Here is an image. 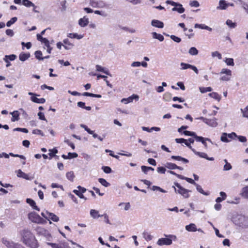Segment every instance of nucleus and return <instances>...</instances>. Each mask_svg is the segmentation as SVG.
I'll use <instances>...</instances> for the list:
<instances>
[{"mask_svg":"<svg viewBox=\"0 0 248 248\" xmlns=\"http://www.w3.org/2000/svg\"><path fill=\"white\" fill-rule=\"evenodd\" d=\"M21 241L30 248H38L39 244L33 234L28 229H23L20 232Z\"/></svg>","mask_w":248,"mask_h":248,"instance_id":"nucleus-1","label":"nucleus"},{"mask_svg":"<svg viewBox=\"0 0 248 248\" xmlns=\"http://www.w3.org/2000/svg\"><path fill=\"white\" fill-rule=\"evenodd\" d=\"M232 221L237 226L242 227H248V218L242 215H233Z\"/></svg>","mask_w":248,"mask_h":248,"instance_id":"nucleus-2","label":"nucleus"},{"mask_svg":"<svg viewBox=\"0 0 248 248\" xmlns=\"http://www.w3.org/2000/svg\"><path fill=\"white\" fill-rule=\"evenodd\" d=\"M174 185L175 186L172 187L174 188L176 193L180 194L186 199L189 197L190 195L189 193L191 192V190L184 188L178 183H174Z\"/></svg>","mask_w":248,"mask_h":248,"instance_id":"nucleus-3","label":"nucleus"},{"mask_svg":"<svg viewBox=\"0 0 248 248\" xmlns=\"http://www.w3.org/2000/svg\"><path fill=\"white\" fill-rule=\"evenodd\" d=\"M89 4L93 8H109V5L104 1L101 0H90Z\"/></svg>","mask_w":248,"mask_h":248,"instance_id":"nucleus-4","label":"nucleus"},{"mask_svg":"<svg viewBox=\"0 0 248 248\" xmlns=\"http://www.w3.org/2000/svg\"><path fill=\"white\" fill-rule=\"evenodd\" d=\"M29 219L32 222L37 224H44L46 221L35 212H31L28 214Z\"/></svg>","mask_w":248,"mask_h":248,"instance_id":"nucleus-5","label":"nucleus"},{"mask_svg":"<svg viewBox=\"0 0 248 248\" xmlns=\"http://www.w3.org/2000/svg\"><path fill=\"white\" fill-rule=\"evenodd\" d=\"M220 75L221 76L220 80L223 81H229L232 77V71L230 69L226 68H223L221 69Z\"/></svg>","mask_w":248,"mask_h":248,"instance_id":"nucleus-6","label":"nucleus"},{"mask_svg":"<svg viewBox=\"0 0 248 248\" xmlns=\"http://www.w3.org/2000/svg\"><path fill=\"white\" fill-rule=\"evenodd\" d=\"M41 215L45 218L49 220L51 219L54 222H58L59 220V218L56 215L53 213H49L48 211L43 212L41 213Z\"/></svg>","mask_w":248,"mask_h":248,"instance_id":"nucleus-7","label":"nucleus"},{"mask_svg":"<svg viewBox=\"0 0 248 248\" xmlns=\"http://www.w3.org/2000/svg\"><path fill=\"white\" fill-rule=\"evenodd\" d=\"M28 94L31 95V100L36 103L38 104H44L46 102V100L44 98H38L36 96H39V95H37L34 93L29 92L28 93Z\"/></svg>","mask_w":248,"mask_h":248,"instance_id":"nucleus-8","label":"nucleus"},{"mask_svg":"<svg viewBox=\"0 0 248 248\" xmlns=\"http://www.w3.org/2000/svg\"><path fill=\"white\" fill-rule=\"evenodd\" d=\"M16 172L18 177L22 178L27 180H31L34 178V176L33 175L30 176L29 174L25 173L21 170H18Z\"/></svg>","mask_w":248,"mask_h":248,"instance_id":"nucleus-9","label":"nucleus"},{"mask_svg":"<svg viewBox=\"0 0 248 248\" xmlns=\"http://www.w3.org/2000/svg\"><path fill=\"white\" fill-rule=\"evenodd\" d=\"M180 66L181 67L180 68L181 70H186L187 69H191L192 70H193L196 74H198L199 73V71L198 69L194 65H192L190 64L186 63L185 62H181L180 63Z\"/></svg>","mask_w":248,"mask_h":248,"instance_id":"nucleus-10","label":"nucleus"},{"mask_svg":"<svg viewBox=\"0 0 248 248\" xmlns=\"http://www.w3.org/2000/svg\"><path fill=\"white\" fill-rule=\"evenodd\" d=\"M139 99V96L137 94H133L131 96L126 98H123L121 100V102L125 104L132 102L134 100L138 101Z\"/></svg>","mask_w":248,"mask_h":248,"instance_id":"nucleus-11","label":"nucleus"},{"mask_svg":"<svg viewBox=\"0 0 248 248\" xmlns=\"http://www.w3.org/2000/svg\"><path fill=\"white\" fill-rule=\"evenodd\" d=\"M46 244L51 246L52 248H68V245L65 242H61L58 244L47 242Z\"/></svg>","mask_w":248,"mask_h":248,"instance_id":"nucleus-12","label":"nucleus"},{"mask_svg":"<svg viewBox=\"0 0 248 248\" xmlns=\"http://www.w3.org/2000/svg\"><path fill=\"white\" fill-rule=\"evenodd\" d=\"M157 244L159 246L170 245L171 244V240L168 238H161L158 240Z\"/></svg>","mask_w":248,"mask_h":248,"instance_id":"nucleus-13","label":"nucleus"},{"mask_svg":"<svg viewBox=\"0 0 248 248\" xmlns=\"http://www.w3.org/2000/svg\"><path fill=\"white\" fill-rule=\"evenodd\" d=\"M193 152L196 155H198L199 156H200L201 158H205L207 160H210V161H213V160H214V157H208L206 153H204V152H198L197 151H194V150H193Z\"/></svg>","mask_w":248,"mask_h":248,"instance_id":"nucleus-14","label":"nucleus"},{"mask_svg":"<svg viewBox=\"0 0 248 248\" xmlns=\"http://www.w3.org/2000/svg\"><path fill=\"white\" fill-rule=\"evenodd\" d=\"M230 3H227L224 0H220L219 1V5L217 7V10H226L229 6Z\"/></svg>","mask_w":248,"mask_h":248,"instance_id":"nucleus-15","label":"nucleus"},{"mask_svg":"<svg viewBox=\"0 0 248 248\" xmlns=\"http://www.w3.org/2000/svg\"><path fill=\"white\" fill-rule=\"evenodd\" d=\"M205 123L213 127H215L218 125L217 119L215 118L213 119H207Z\"/></svg>","mask_w":248,"mask_h":248,"instance_id":"nucleus-16","label":"nucleus"},{"mask_svg":"<svg viewBox=\"0 0 248 248\" xmlns=\"http://www.w3.org/2000/svg\"><path fill=\"white\" fill-rule=\"evenodd\" d=\"M151 25L153 27L162 29L164 27V23L158 20L153 19L151 21Z\"/></svg>","mask_w":248,"mask_h":248,"instance_id":"nucleus-17","label":"nucleus"},{"mask_svg":"<svg viewBox=\"0 0 248 248\" xmlns=\"http://www.w3.org/2000/svg\"><path fill=\"white\" fill-rule=\"evenodd\" d=\"M89 23V18L86 16L81 18L78 20V24L81 27H86Z\"/></svg>","mask_w":248,"mask_h":248,"instance_id":"nucleus-18","label":"nucleus"},{"mask_svg":"<svg viewBox=\"0 0 248 248\" xmlns=\"http://www.w3.org/2000/svg\"><path fill=\"white\" fill-rule=\"evenodd\" d=\"M36 231L37 234L39 235H43L45 236L50 235L47 231L41 227H37L36 229Z\"/></svg>","mask_w":248,"mask_h":248,"instance_id":"nucleus-19","label":"nucleus"},{"mask_svg":"<svg viewBox=\"0 0 248 248\" xmlns=\"http://www.w3.org/2000/svg\"><path fill=\"white\" fill-rule=\"evenodd\" d=\"M10 155L11 156H13V157H19L20 158L23 159V160L26 159L25 156L23 155H18V154H14L12 153H10L9 154H7V153H6L5 152L4 153V158H8L9 157Z\"/></svg>","mask_w":248,"mask_h":248,"instance_id":"nucleus-20","label":"nucleus"},{"mask_svg":"<svg viewBox=\"0 0 248 248\" xmlns=\"http://www.w3.org/2000/svg\"><path fill=\"white\" fill-rule=\"evenodd\" d=\"M194 27L195 28H199L203 30H206L209 31H212V29L208 26L204 24H195L194 25Z\"/></svg>","mask_w":248,"mask_h":248,"instance_id":"nucleus-21","label":"nucleus"},{"mask_svg":"<svg viewBox=\"0 0 248 248\" xmlns=\"http://www.w3.org/2000/svg\"><path fill=\"white\" fill-rule=\"evenodd\" d=\"M67 37L72 39L76 38L78 40H80L83 38L84 35L78 34L77 33H69L67 34Z\"/></svg>","mask_w":248,"mask_h":248,"instance_id":"nucleus-22","label":"nucleus"},{"mask_svg":"<svg viewBox=\"0 0 248 248\" xmlns=\"http://www.w3.org/2000/svg\"><path fill=\"white\" fill-rule=\"evenodd\" d=\"M30 57V54L29 53L21 52L19 55V59L22 61L24 62L28 60Z\"/></svg>","mask_w":248,"mask_h":248,"instance_id":"nucleus-23","label":"nucleus"},{"mask_svg":"<svg viewBox=\"0 0 248 248\" xmlns=\"http://www.w3.org/2000/svg\"><path fill=\"white\" fill-rule=\"evenodd\" d=\"M96 70L98 72H102L108 75H109V71L108 69L103 67L99 65H96L95 66Z\"/></svg>","mask_w":248,"mask_h":248,"instance_id":"nucleus-24","label":"nucleus"},{"mask_svg":"<svg viewBox=\"0 0 248 248\" xmlns=\"http://www.w3.org/2000/svg\"><path fill=\"white\" fill-rule=\"evenodd\" d=\"M26 202L30 204L31 206L34 210L39 211V208L36 205L35 202L32 199L28 198L26 200Z\"/></svg>","mask_w":248,"mask_h":248,"instance_id":"nucleus-25","label":"nucleus"},{"mask_svg":"<svg viewBox=\"0 0 248 248\" xmlns=\"http://www.w3.org/2000/svg\"><path fill=\"white\" fill-rule=\"evenodd\" d=\"M186 230L188 232H196L197 229L196 226L194 223H190V224L186 226Z\"/></svg>","mask_w":248,"mask_h":248,"instance_id":"nucleus-26","label":"nucleus"},{"mask_svg":"<svg viewBox=\"0 0 248 248\" xmlns=\"http://www.w3.org/2000/svg\"><path fill=\"white\" fill-rule=\"evenodd\" d=\"M90 214L91 216L94 219H97L101 216V215L99 214L98 211L94 209H91Z\"/></svg>","mask_w":248,"mask_h":248,"instance_id":"nucleus-27","label":"nucleus"},{"mask_svg":"<svg viewBox=\"0 0 248 248\" xmlns=\"http://www.w3.org/2000/svg\"><path fill=\"white\" fill-rule=\"evenodd\" d=\"M153 38L158 40L159 41H163L164 39V36L161 34L156 33V32H152Z\"/></svg>","mask_w":248,"mask_h":248,"instance_id":"nucleus-28","label":"nucleus"},{"mask_svg":"<svg viewBox=\"0 0 248 248\" xmlns=\"http://www.w3.org/2000/svg\"><path fill=\"white\" fill-rule=\"evenodd\" d=\"M196 187V189L197 190V191L200 192V193L204 195H205V196H208L210 195V192L209 191H206V192H205L202 188V186L198 185V184H197L196 185H195Z\"/></svg>","mask_w":248,"mask_h":248,"instance_id":"nucleus-29","label":"nucleus"},{"mask_svg":"<svg viewBox=\"0 0 248 248\" xmlns=\"http://www.w3.org/2000/svg\"><path fill=\"white\" fill-rule=\"evenodd\" d=\"M185 8L183 7V6L181 4L179 3V5L177 7H173L172 9V11H177L180 14L183 13L185 12Z\"/></svg>","mask_w":248,"mask_h":248,"instance_id":"nucleus-30","label":"nucleus"},{"mask_svg":"<svg viewBox=\"0 0 248 248\" xmlns=\"http://www.w3.org/2000/svg\"><path fill=\"white\" fill-rule=\"evenodd\" d=\"M219 194H220V196H221V197H218L216 199V202L217 203H219V202H222L223 201L225 200L227 197L226 194L224 192H222V191L220 192Z\"/></svg>","mask_w":248,"mask_h":248,"instance_id":"nucleus-31","label":"nucleus"},{"mask_svg":"<svg viewBox=\"0 0 248 248\" xmlns=\"http://www.w3.org/2000/svg\"><path fill=\"white\" fill-rule=\"evenodd\" d=\"M171 158L178 161H183L185 163H187L189 162L188 160L180 156L172 155Z\"/></svg>","mask_w":248,"mask_h":248,"instance_id":"nucleus-32","label":"nucleus"},{"mask_svg":"<svg viewBox=\"0 0 248 248\" xmlns=\"http://www.w3.org/2000/svg\"><path fill=\"white\" fill-rule=\"evenodd\" d=\"M11 114L12 115V118L11 119L12 122L17 121L19 120V113L18 111H14L11 112Z\"/></svg>","mask_w":248,"mask_h":248,"instance_id":"nucleus-33","label":"nucleus"},{"mask_svg":"<svg viewBox=\"0 0 248 248\" xmlns=\"http://www.w3.org/2000/svg\"><path fill=\"white\" fill-rule=\"evenodd\" d=\"M16 58V56L15 54H12L10 55H5L4 58L3 59L4 61L6 62H8V61H14Z\"/></svg>","mask_w":248,"mask_h":248,"instance_id":"nucleus-34","label":"nucleus"},{"mask_svg":"<svg viewBox=\"0 0 248 248\" xmlns=\"http://www.w3.org/2000/svg\"><path fill=\"white\" fill-rule=\"evenodd\" d=\"M63 43L65 45L63 46L64 48L66 50L69 49L71 47H69L70 46L71 47L73 46V44L71 43L68 39H65L63 40Z\"/></svg>","mask_w":248,"mask_h":248,"instance_id":"nucleus-35","label":"nucleus"},{"mask_svg":"<svg viewBox=\"0 0 248 248\" xmlns=\"http://www.w3.org/2000/svg\"><path fill=\"white\" fill-rule=\"evenodd\" d=\"M143 238L147 241H149L152 239L153 236L150 234L149 232L146 231L143 232L142 233Z\"/></svg>","mask_w":248,"mask_h":248,"instance_id":"nucleus-36","label":"nucleus"},{"mask_svg":"<svg viewBox=\"0 0 248 248\" xmlns=\"http://www.w3.org/2000/svg\"><path fill=\"white\" fill-rule=\"evenodd\" d=\"M240 111L242 114V116L248 119V105L244 108H241Z\"/></svg>","mask_w":248,"mask_h":248,"instance_id":"nucleus-37","label":"nucleus"},{"mask_svg":"<svg viewBox=\"0 0 248 248\" xmlns=\"http://www.w3.org/2000/svg\"><path fill=\"white\" fill-rule=\"evenodd\" d=\"M209 96L214 99L219 101L221 99V96L217 93L212 92L209 94Z\"/></svg>","mask_w":248,"mask_h":248,"instance_id":"nucleus-38","label":"nucleus"},{"mask_svg":"<svg viewBox=\"0 0 248 248\" xmlns=\"http://www.w3.org/2000/svg\"><path fill=\"white\" fill-rule=\"evenodd\" d=\"M228 135L227 133H223L221 134L220 137V140L223 142H229L230 140L228 139Z\"/></svg>","mask_w":248,"mask_h":248,"instance_id":"nucleus-39","label":"nucleus"},{"mask_svg":"<svg viewBox=\"0 0 248 248\" xmlns=\"http://www.w3.org/2000/svg\"><path fill=\"white\" fill-rule=\"evenodd\" d=\"M226 24L231 29H234L236 27V23L232 22V21L230 19H227L226 21Z\"/></svg>","mask_w":248,"mask_h":248,"instance_id":"nucleus-40","label":"nucleus"},{"mask_svg":"<svg viewBox=\"0 0 248 248\" xmlns=\"http://www.w3.org/2000/svg\"><path fill=\"white\" fill-rule=\"evenodd\" d=\"M165 167L170 170H174L176 169L177 166L174 163L167 162L165 164Z\"/></svg>","mask_w":248,"mask_h":248,"instance_id":"nucleus-41","label":"nucleus"},{"mask_svg":"<svg viewBox=\"0 0 248 248\" xmlns=\"http://www.w3.org/2000/svg\"><path fill=\"white\" fill-rule=\"evenodd\" d=\"M22 4L28 7H30L31 6L33 7L34 8L36 7V6L34 5V4L30 1L29 0H23L22 1Z\"/></svg>","mask_w":248,"mask_h":248,"instance_id":"nucleus-42","label":"nucleus"},{"mask_svg":"<svg viewBox=\"0 0 248 248\" xmlns=\"http://www.w3.org/2000/svg\"><path fill=\"white\" fill-rule=\"evenodd\" d=\"M141 169L142 171L145 174H147L149 170H152V171H154V169L152 167H147V166H142L141 167Z\"/></svg>","mask_w":248,"mask_h":248,"instance_id":"nucleus-43","label":"nucleus"},{"mask_svg":"<svg viewBox=\"0 0 248 248\" xmlns=\"http://www.w3.org/2000/svg\"><path fill=\"white\" fill-rule=\"evenodd\" d=\"M98 182L105 187H108L110 184L104 178H99Z\"/></svg>","mask_w":248,"mask_h":248,"instance_id":"nucleus-44","label":"nucleus"},{"mask_svg":"<svg viewBox=\"0 0 248 248\" xmlns=\"http://www.w3.org/2000/svg\"><path fill=\"white\" fill-rule=\"evenodd\" d=\"M224 61L227 65L234 66V65L233 59L232 58H225Z\"/></svg>","mask_w":248,"mask_h":248,"instance_id":"nucleus-45","label":"nucleus"},{"mask_svg":"<svg viewBox=\"0 0 248 248\" xmlns=\"http://www.w3.org/2000/svg\"><path fill=\"white\" fill-rule=\"evenodd\" d=\"M73 192L80 198L83 199L85 200H87V198L83 195L82 193L80 192L79 190H78V189H74L73 190Z\"/></svg>","mask_w":248,"mask_h":248,"instance_id":"nucleus-46","label":"nucleus"},{"mask_svg":"<svg viewBox=\"0 0 248 248\" xmlns=\"http://www.w3.org/2000/svg\"><path fill=\"white\" fill-rule=\"evenodd\" d=\"M66 178L70 181H73L75 177L73 171H69L66 174Z\"/></svg>","mask_w":248,"mask_h":248,"instance_id":"nucleus-47","label":"nucleus"},{"mask_svg":"<svg viewBox=\"0 0 248 248\" xmlns=\"http://www.w3.org/2000/svg\"><path fill=\"white\" fill-rule=\"evenodd\" d=\"M188 53L191 55H196L198 54V50L196 47H192L189 49Z\"/></svg>","mask_w":248,"mask_h":248,"instance_id":"nucleus-48","label":"nucleus"},{"mask_svg":"<svg viewBox=\"0 0 248 248\" xmlns=\"http://www.w3.org/2000/svg\"><path fill=\"white\" fill-rule=\"evenodd\" d=\"M199 90L202 93H206L208 92H211L212 91V89L210 87H201L199 88Z\"/></svg>","mask_w":248,"mask_h":248,"instance_id":"nucleus-49","label":"nucleus"},{"mask_svg":"<svg viewBox=\"0 0 248 248\" xmlns=\"http://www.w3.org/2000/svg\"><path fill=\"white\" fill-rule=\"evenodd\" d=\"M206 141L210 142L212 144L213 143L210 139L203 138L202 140L201 141V143L204 145V148L206 149L207 148V144L206 143Z\"/></svg>","mask_w":248,"mask_h":248,"instance_id":"nucleus-50","label":"nucleus"},{"mask_svg":"<svg viewBox=\"0 0 248 248\" xmlns=\"http://www.w3.org/2000/svg\"><path fill=\"white\" fill-rule=\"evenodd\" d=\"M242 195L243 197L248 199V186L242 189Z\"/></svg>","mask_w":248,"mask_h":248,"instance_id":"nucleus-51","label":"nucleus"},{"mask_svg":"<svg viewBox=\"0 0 248 248\" xmlns=\"http://www.w3.org/2000/svg\"><path fill=\"white\" fill-rule=\"evenodd\" d=\"M17 20V17H12L9 21H8L6 23V26L8 27H10L12 25L14 24Z\"/></svg>","mask_w":248,"mask_h":248,"instance_id":"nucleus-52","label":"nucleus"},{"mask_svg":"<svg viewBox=\"0 0 248 248\" xmlns=\"http://www.w3.org/2000/svg\"><path fill=\"white\" fill-rule=\"evenodd\" d=\"M49 155L50 156L49 159H50L52 157L54 156L55 154L58 153V150L56 148H53L52 149H49Z\"/></svg>","mask_w":248,"mask_h":248,"instance_id":"nucleus-53","label":"nucleus"},{"mask_svg":"<svg viewBox=\"0 0 248 248\" xmlns=\"http://www.w3.org/2000/svg\"><path fill=\"white\" fill-rule=\"evenodd\" d=\"M152 190L153 191L158 190L160 192H162V193H166L167 192V191L166 190H164L162 188L160 187L159 186H152Z\"/></svg>","mask_w":248,"mask_h":248,"instance_id":"nucleus-54","label":"nucleus"},{"mask_svg":"<svg viewBox=\"0 0 248 248\" xmlns=\"http://www.w3.org/2000/svg\"><path fill=\"white\" fill-rule=\"evenodd\" d=\"M211 55L213 57H217L219 60H221L222 59L221 54L217 51L213 52Z\"/></svg>","mask_w":248,"mask_h":248,"instance_id":"nucleus-55","label":"nucleus"},{"mask_svg":"<svg viewBox=\"0 0 248 248\" xmlns=\"http://www.w3.org/2000/svg\"><path fill=\"white\" fill-rule=\"evenodd\" d=\"M123 204L125 205V206L124 208V209L125 211H127L130 209L131 206H130V204L129 202H126V203L121 202L119 204V206H120Z\"/></svg>","mask_w":248,"mask_h":248,"instance_id":"nucleus-56","label":"nucleus"},{"mask_svg":"<svg viewBox=\"0 0 248 248\" xmlns=\"http://www.w3.org/2000/svg\"><path fill=\"white\" fill-rule=\"evenodd\" d=\"M104 217V221L105 223H106L107 224H111V223L109 220L108 216L107 214L105 213L103 215H101V217Z\"/></svg>","mask_w":248,"mask_h":248,"instance_id":"nucleus-57","label":"nucleus"},{"mask_svg":"<svg viewBox=\"0 0 248 248\" xmlns=\"http://www.w3.org/2000/svg\"><path fill=\"white\" fill-rule=\"evenodd\" d=\"M34 54L36 59L39 60H41V58H43V57H42V53L41 51L38 50L35 51Z\"/></svg>","mask_w":248,"mask_h":248,"instance_id":"nucleus-58","label":"nucleus"},{"mask_svg":"<svg viewBox=\"0 0 248 248\" xmlns=\"http://www.w3.org/2000/svg\"><path fill=\"white\" fill-rule=\"evenodd\" d=\"M32 133L33 134L40 135H41V136H43V137L45 136V135L43 133V132L41 130H40L39 129H34L32 131Z\"/></svg>","mask_w":248,"mask_h":248,"instance_id":"nucleus-59","label":"nucleus"},{"mask_svg":"<svg viewBox=\"0 0 248 248\" xmlns=\"http://www.w3.org/2000/svg\"><path fill=\"white\" fill-rule=\"evenodd\" d=\"M80 127L84 128L85 131H86L89 134L93 133V131L91 130L90 128H89L87 126L84 124H81L80 125Z\"/></svg>","mask_w":248,"mask_h":248,"instance_id":"nucleus-60","label":"nucleus"},{"mask_svg":"<svg viewBox=\"0 0 248 248\" xmlns=\"http://www.w3.org/2000/svg\"><path fill=\"white\" fill-rule=\"evenodd\" d=\"M102 169L106 173H109L111 172V169L108 166H103L102 167Z\"/></svg>","mask_w":248,"mask_h":248,"instance_id":"nucleus-61","label":"nucleus"},{"mask_svg":"<svg viewBox=\"0 0 248 248\" xmlns=\"http://www.w3.org/2000/svg\"><path fill=\"white\" fill-rule=\"evenodd\" d=\"M166 2V3L168 4H170L172 6H174V7H177L178 5H179V3L174 2V1L170 0H167Z\"/></svg>","mask_w":248,"mask_h":248,"instance_id":"nucleus-62","label":"nucleus"},{"mask_svg":"<svg viewBox=\"0 0 248 248\" xmlns=\"http://www.w3.org/2000/svg\"><path fill=\"white\" fill-rule=\"evenodd\" d=\"M232 167L230 163L227 162V163L225 164V165L223 167V170L225 171L226 170H229L231 169H232Z\"/></svg>","mask_w":248,"mask_h":248,"instance_id":"nucleus-63","label":"nucleus"},{"mask_svg":"<svg viewBox=\"0 0 248 248\" xmlns=\"http://www.w3.org/2000/svg\"><path fill=\"white\" fill-rule=\"evenodd\" d=\"M170 38L174 41V42H176L177 43H179L181 41V39L177 36H176L175 35H172L170 36Z\"/></svg>","mask_w":248,"mask_h":248,"instance_id":"nucleus-64","label":"nucleus"}]
</instances>
